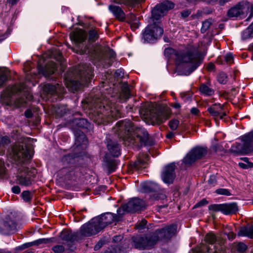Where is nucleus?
<instances>
[{
	"label": "nucleus",
	"instance_id": "nucleus-1",
	"mask_svg": "<svg viewBox=\"0 0 253 253\" xmlns=\"http://www.w3.org/2000/svg\"><path fill=\"white\" fill-rule=\"evenodd\" d=\"M10 155L17 165H21L18 168L16 183L21 186H30L32 185L36 173L35 169H29L24 166L25 163L30 159L31 155L25 146L15 144L11 148Z\"/></svg>",
	"mask_w": 253,
	"mask_h": 253
},
{
	"label": "nucleus",
	"instance_id": "nucleus-2",
	"mask_svg": "<svg viewBox=\"0 0 253 253\" xmlns=\"http://www.w3.org/2000/svg\"><path fill=\"white\" fill-rule=\"evenodd\" d=\"M176 229L177 226L173 224L165 226L146 236H134L132 238L133 246L139 249H150L158 240L168 241L170 240L176 233Z\"/></svg>",
	"mask_w": 253,
	"mask_h": 253
},
{
	"label": "nucleus",
	"instance_id": "nucleus-3",
	"mask_svg": "<svg viewBox=\"0 0 253 253\" xmlns=\"http://www.w3.org/2000/svg\"><path fill=\"white\" fill-rule=\"evenodd\" d=\"M32 95L30 91L25 89L24 84L13 86L2 93L0 96V103L6 106H11L14 104L17 107L24 105L27 101L31 100Z\"/></svg>",
	"mask_w": 253,
	"mask_h": 253
},
{
	"label": "nucleus",
	"instance_id": "nucleus-4",
	"mask_svg": "<svg viewBox=\"0 0 253 253\" xmlns=\"http://www.w3.org/2000/svg\"><path fill=\"white\" fill-rule=\"evenodd\" d=\"M106 103L101 102L100 99L92 103L93 107V121L97 124H104L112 121V119H118L121 117L122 113L119 108L115 105L105 106Z\"/></svg>",
	"mask_w": 253,
	"mask_h": 253
},
{
	"label": "nucleus",
	"instance_id": "nucleus-5",
	"mask_svg": "<svg viewBox=\"0 0 253 253\" xmlns=\"http://www.w3.org/2000/svg\"><path fill=\"white\" fill-rule=\"evenodd\" d=\"M175 55L178 62L186 65L189 74L196 70L202 61L200 54L191 47L177 51Z\"/></svg>",
	"mask_w": 253,
	"mask_h": 253
},
{
	"label": "nucleus",
	"instance_id": "nucleus-6",
	"mask_svg": "<svg viewBox=\"0 0 253 253\" xmlns=\"http://www.w3.org/2000/svg\"><path fill=\"white\" fill-rule=\"evenodd\" d=\"M123 125L130 132L129 136L126 140L129 142L128 145H138L139 143L141 145H152L148 141V133L144 128L134 127L133 124L129 121L126 122Z\"/></svg>",
	"mask_w": 253,
	"mask_h": 253
},
{
	"label": "nucleus",
	"instance_id": "nucleus-7",
	"mask_svg": "<svg viewBox=\"0 0 253 253\" xmlns=\"http://www.w3.org/2000/svg\"><path fill=\"white\" fill-rule=\"evenodd\" d=\"M81 54H89L94 60L100 62L105 67H109L112 64V59L115 56V53L108 47H96L93 51L88 49L81 50L78 52Z\"/></svg>",
	"mask_w": 253,
	"mask_h": 253
},
{
	"label": "nucleus",
	"instance_id": "nucleus-8",
	"mask_svg": "<svg viewBox=\"0 0 253 253\" xmlns=\"http://www.w3.org/2000/svg\"><path fill=\"white\" fill-rule=\"evenodd\" d=\"M76 73L80 78V81H72L70 84L73 90L80 89L82 86L87 85L91 81L93 76V71L90 65L81 64L76 68Z\"/></svg>",
	"mask_w": 253,
	"mask_h": 253
},
{
	"label": "nucleus",
	"instance_id": "nucleus-9",
	"mask_svg": "<svg viewBox=\"0 0 253 253\" xmlns=\"http://www.w3.org/2000/svg\"><path fill=\"white\" fill-rule=\"evenodd\" d=\"M249 14L247 20L253 16V4L247 1H242L230 8L227 15L231 18L243 19Z\"/></svg>",
	"mask_w": 253,
	"mask_h": 253
},
{
	"label": "nucleus",
	"instance_id": "nucleus-10",
	"mask_svg": "<svg viewBox=\"0 0 253 253\" xmlns=\"http://www.w3.org/2000/svg\"><path fill=\"white\" fill-rule=\"evenodd\" d=\"M163 32L160 22H154L146 28L143 35L144 40L147 42H153L161 37Z\"/></svg>",
	"mask_w": 253,
	"mask_h": 253
},
{
	"label": "nucleus",
	"instance_id": "nucleus-11",
	"mask_svg": "<svg viewBox=\"0 0 253 253\" xmlns=\"http://www.w3.org/2000/svg\"><path fill=\"white\" fill-rule=\"evenodd\" d=\"M60 238L65 242L63 244L66 246V249L73 251L75 249L74 242L82 239L78 232H72L71 230H64L60 233Z\"/></svg>",
	"mask_w": 253,
	"mask_h": 253
},
{
	"label": "nucleus",
	"instance_id": "nucleus-12",
	"mask_svg": "<svg viewBox=\"0 0 253 253\" xmlns=\"http://www.w3.org/2000/svg\"><path fill=\"white\" fill-rule=\"evenodd\" d=\"M173 7L174 4L168 0H165L161 4L156 5L152 11L151 18L153 23L155 22V20L157 21L160 19L168 10L173 8Z\"/></svg>",
	"mask_w": 253,
	"mask_h": 253
},
{
	"label": "nucleus",
	"instance_id": "nucleus-13",
	"mask_svg": "<svg viewBox=\"0 0 253 253\" xmlns=\"http://www.w3.org/2000/svg\"><path fill=\"white\" fill-rule=\"evenodd\" d=\"M170 115L169 109L155 108L150 111L149 118L153 124H160L168 120Z\"/></svg>",
	"mask_w": 253,
	"mask_h": 253
},
{
	"label": "nucleus",
	"instance_id": "nucleus-14",
	"mask_svg": "<svg viewBox=\"0 0 253 253\" xmlns=\"http://www.w3.org/2000/svg\"><path fill=\"white\" fill-rule=\"evenodd\" d=\"M96 219L93 218L88 222L84 224L80 228L79 233L80 237H88L95 235L101 231L97 224Z\"/></svg>",
	"mask_w": 253,
	"mask_h": 253
},
{
	"label": "nucleus",
	"instance_id": "nucleus-15",
	"mask_svg": "<svg viewBox=\"0 0 253 253\" xmlns=\"http://www.w3.org/2000/svg\"><path fill=\"white\" fill-rule=\"evenodd\" d=\"M209 210L214 211H221L223 214L229 215L235 213L238 208L236 203H226L222 204H212L209 206Z\"/></svg>",
	"mask_w": 253,
	"mask_h": 253
},
{
	"label": "nucleus",
	"instance_id": "nucleus-16",
	"mask_svg": "<svg viewBox=\"0 0 253 253\" xmlns=\"http://www.w3.org/2000/svg\"><path fill=\"white\" fill-rule=\"evenodd\" d=\"M207 153L206 148L197 147L192 149L184 157L183 162L188 165H191L198 159L204 157Z\"/></svg>",
	"mask_w": 253,
	"mask_h": 253
},
{
	"label": "nucleus",
	"instance_id": "nucleus-17",
	"mask_svg": "<svg viewBox=\"0 0 253 253\" xmlns=\"http://www.w3.org/2000/svg\"><path fill=\"white\" fill-rule=\"evenodd\" d=\"M94 219H96L97 224L101 230L108 225L114 221H117L118 217L116 216L115 214L111 212H106L99 216L94 217Z\"/></svg>",
	"mask_w": 253,
	"mask_h": 253
},
{
	"label": "nucleus",
	"instance_id": "nucleus-18",
	"mask_svg": "<svg viewBox=\"0 0 253 253\" xmlns=\"http://www.w3.org/2000/svg\"><path fill=\"white\" fill-rule=\"evenodd\" d=\"M175 165L174 163H170L164 168L161 177L165 183L170 184L173 183L175 177Z\"/></svg>",
	"mask_w": 253,
	"mask_h": 253
},
{
	"label": "nucleus",
	"instance_id": "nucleus-19",
	"mask_svg": "<svg viewBox=\"0 0 253 253\" xmlns=\"http://www.w3.org/2000/svg\"><path fill=\"white\" fill-rule=\"evenodd\" d=\"M17 230L16 223L14 221L7 218L6 220L0 223V232L3 234L13 233Z\"/></svg>",
	"mask_w": 253,
	"mask_h": 253
},
{
	"label": "nucleus",
	"instance_id": "nucleus-20",
	"mask_svg": "<svg viewBox=\"0 0 253 253\" xmlns=\"http://www.w3.org/2000/svg\"><path fill=\"white\" fill-rule=\"evenodd\" d=\"M208 111L210 114L214 117L215 120L219 118L221 120H223L224 121H226L227 115L225 112L223 111V107L220 104H214L212 106L208 108Z\"/></svg>",
	"mask_w": 253,
	"mask_h": 253
},
{
	"label": "nucleus",
	"instance_id": "nucleus-21",
	"mask_svg": "<svg viewBox=\"0 0 253 253\" xmlns=\"http://www.w3.org/2000/svg\"><path fill=\"white\" fill-rule=\"evenodd\" d=\"M125 205L128 212H134L143 208L145 206V203L140 199L134 198Z\"/></svg>",
	"mask_w": 253,
	"mask_h": 253
},
{
	"label": "nucleus",
	"instance_id": "nucleus-22",
	"mask_svg": "<svg viewBox=\"0 0 253 253\" xmlns=\"http://www.w3.org/2000/svg\"><path fill=\"white\" fill-rule=\"evenodd\" d=\"M42 90L44 93L54 95L55 94H63L64 88L58 84L56 85L46 84L43 86Z\"/></svg>",
	"mask_w": 253,
	"mask_h": 253
},
{
	"label": "nucleus",
	"instance_id": "nucleus-23",
	"mask_svg": "<svg viewBox=\"0 0 253 253\" xmlns=\"http://www.w3.org/2000/svg\"><path fill=\"white\" fill-rule=\"evenodd\" d=\"M244 141L243 144V151L246 153L253 151V131L243 137Z\"/></svg>",
	"mask_w": 253,
	"mask_h": 253
},
{
	"label": "nucleus",
	"instance_id": "nucleus-24",
	"mask_svg": "<svg viewBox=\"0 0 253 253\" xmlns=\"http://www.w3.org/2000/svg\"><path fill=\"white\" fill-rule=\"evenodd\" d=\"M57 69L56 64L53 62H49L44 67H39V72L46 77H49L54 73Z\"/></svg>",
	"mask_w": 253,
	"mask_h": 253
},
{
	"label": "nucleus",
	"instance_id": "nucleus-25",
	"mask_svg": "<svg viewBox=\"0 0 253 253\" xmlns=\"http://www.w3.org/2000/svg\"><path fill=\"white\" fill-rule=\"evenodd\" d=\"M71 40L77 43L83 42L86 39V34L84 30L81 29L73 31L70 35Z\"/></svg>",
	"mask_w": 253,
	"mask_h": 253
},
{
	"label": "nucleus",
	"instance_id": "nucleus-26",
	"mask_svg": "<svg viewBox=\"0 0 253 253\" xmlns=\"http://www.w3.org/2000/svg\"><path fill=\"white\" fill-rule=\"evenodd\" d=\"M109 9L119 20L123 21L125 19V13L120 6L111 4L109 6Z\"/></svg>",
	"mask_w": 253,
	"mask_h": 253
},
{
	"label": "nucleus",
	"instance_id": "nucleus-27",
	"mask_svg": "<svg viewBox=\"0 0 253 253\" xmlns=\"http://www.w3.org/2000/svg\"><path fill=\"white\" fill-rule=\"evenodd\" d=\"M107 146L108 150L112 156L118 157L120 155V146L116 142L109 140L108 141Z\"/></svg>",
	"mask_w": 253,
	"mask_h": 253
},
{
	"label": "nucleus",
	"instance_id": "nucleus-28",
	"mask_svg": "<svg viewBox=\"0 0 253 253\" xmlns=\"http://www.w3.org/2000/svg\"><path fill=\"white\" fill-rule=\"evenodd\" d=\"M238 235L253 238V225H248L241 227L238 233Z\"/></svg>",
	"mask_w": 253,
	"mask_h": 253
},
{
	"label": "nucleus",
	"instance_id": "nucleus-29",
	"mask_svg": "<svg viewBox=\"0 0 253 253\" xmlns=\"http://www.w3.org/2000/svg\"><path fill=\"white\" fill-rule=\"evenodd\" d=\"M130 96L129 88L127 84H124L122 86L121 91L119 96L120 102H123L128 99Z\"/></svg>",
	"mask_w": 253,
	"mask_h": 253
},
{
	"label": "nucleus",
	"instance_id": "nucleus-30",
	"mask_svg": "<svg viewBox=\"0 0 253 253\" xmlns=\"http://www.w3.org/2000/svg\"><path fill=\"white\" fill-rule=\"evenodd\" d=\"M73 124L77 126L83 128H91V125L86 119L83 118H76L73 120Z\"/></svg>",
	"mask_w": 253,
	"mask_h": 253
},
{
	"label": "nucleus",
	"instance_id": "nucleus-31",
	"mask_svg": "<svg viewBox=\"0 0 253 253\" xmlns=\"http://www.w3.org/2000/svg\"><path fill=\"white\" fill-rule=\"evenodd\" d=\"M142 188L145 192H154L159 189V186L157 183L150 181L143 183Z\"/></svg>",
	"mask_w": 253,
	"mask_h": 253
},
{
	"label": "nucleus",
	"instance_id": "nucleus-32",
	"mask_svg": "<svg viewBox=\"0 0 253 253\" xmlns=\"http://www.w3.org/2000/svg\"><path fill=\"white\" fill-rule=\"evenodd\" d=\"M200 91L202 93L208 96L212 95L214 92L213 89L205 84H201L200 87Z\"/></svg>",
	"mask_w": 253,
	"mask_h": 253
},
{
	"label": "nucleus",
	"instance_id": "nucleus-33",
	"mask_svg": "<svg viewBox=\"0 0 253 253\" xmlns=\"http://www.w3.org/2000/svg\"><path fill=\"white\" fill-rule=\"evenodd\" d=\"M112 1L120 4H124L127 6H132L138 2H141L144 0H111Z\"/></svg>",
	"mask_w": 253,
	"mask_h": 253
},
{
	"label": "nucleus",
	"instance_id": "nucleus-34",
	"mask_svg": "<svg viewBox=\"0 0 253 253\" xmlns=\"http://www.w3.org/2000/svg\"><path fill=\"white\" fill-rule=\"evenodd\" d=\"M76 142L78 145H84L86 146L87 144L86 137L83 132L80 133L79 136L76 137Z\"/></svg>",
	"mask_w": 253,
	"mask_h": 253
},
{
	"label": "nucleus",
	"instance_id": "nucleus-35",
	"mask_svg": "<svg viewBox=\"0 0 253 253\" xmlns=\"http://www.w3.org/2000/svg\"><path fill=\"white\" fill-rule=\"evenodd\" d=\"M67 107L65 105H59L54 108V112L58 117H61L66 113Z\"/></svg>",
	"mask_w": 253,
	"mask_h": 253
},
{
	"label": "nucleus",
	"instance_id": "nucleus-36",
	"mask_svg": "<svg viewBox=\"0 0 253 253\" xmlns=\"http://www.w3.org/2000/svg\"><path fill=\"white\" fill-rule=\"evenodd\" d=\"M99 38L97 29H91L88 32V41L90 42H94Z\"/></svg>",
	"mask_w": 253,
	"mask_h": 253
},
{
	"label": "nucleus",
	"instance_id": "nucleus-37",
	"mask_svg": "<svg viewBox=\"0 0 253 253\" xmlns=\"http://www.w3.org/2000/svg\"><path fill=\"white\" fill-rule=\"evenodd\" d=\"M252 26H249L242 33V39L245 40L250 38H253V33L251 31Z\"/></svg>",
	"mask_w": 253,
	"mask_h": 253
},
{
	"label": "nucleus",
	"instance_id": "nucleus-38",
	"mask_svg": "<svg viewBox=\"0 0 253 253\" xmlns=\"http://www.w3.org/2000/svg\"><path fill=\"white\" fill-rule=\"evenodd\" d=\"M129 212L127 211L126 207L125 205H122L120 208L117 210V214H116V216L118 217L117 221L121 220L123 215L126 213Z\"/></svg>",
	"mask_w": 253,
	"mask_h": 253
},
{
	"label": "nucleus",
	"instance_id": "nucleus-39",
	"mask_svg": "<svg viewBox=\"0 0 253 253\" xmlns=\"http://www.w3.org/2000/svg\"><path fill=\"white\" fill-rule=\"evenodd\" d=\"M205 241L210 244H213L217 241L216 236L211 233L207 234Z\"/></svg>",
	"mask_w": 253,
	"mask_h": 253
},
{
	"label": "nucleus",
	"instance_id": "nucleus-40",
	"mask_svg": "<svg viewBox=\"0 0 253 253\" xmlns=\"http://www.w3.org/2000/svg\"><path fill=\"white\" fill-rule=\"evenodd\" d=\"M51 239H45V238H42V239H40L37 240H36L31 243L32 245H37L39 246L41 244H46L48 243H49L51 242Z\"/></svg>",
	"mask_w": 253,
	"mask_h": 253
},
{
	"label": "nucleus",
	"instance_id": "nucleus-41",
	"mask_svg": "<svg viewBox=\"0 0 253 253\" xmlns=\"http://www.w3.org/2000/svg\"><path fill=\"white\" fill-rule=\"evenodd\" d=\"M8 74L6 71L0 70V86L7 81Z\"/></svg>",
	"mask_w": 253,
	"mask_h": 253
},
{
	"label": "nucleus",
	"instance_id": "nucleus-42",
	"mask_svg": "<svg viewBox=\"0 0 253 253\" xmlns=\"http://www.w3.org/2000/svg\"><path fill=\"white\" fill-rule=\"evenodd\" d=\"M134 167L137 169L145 168L146 167V162L144 160L138 159L133 164Z\"/></svg>",
	"mask_w": 253,
	"mask_h": 253
},
{
	"label": "nucleus",
	"instance_id": "nucleus-43",
	"mask_svg": "<svg viewBox=\"0 0 253 253\" xmlns=\"http://www.w3.org/2000/svg\"><path fill=\"white\" fill-rule=\"evenodd\" d=\"M211 22L210 20H206L203 22L201 32L202 33H205L210 28Z\"/></svg>",
	"mask_w": 253,
	"mask_h": 253
},
{
	"label": "nucleus",
	"instance_id": "nucleus-44",
	"mask_svg": "<svg viewBox=\"0 0 253 253\" xmlns=\"http://www.w3.org/2000/svg\"><path fill=\"white\" fill-rule=\"evenodd\" d=\"M217 81L220 84H225L227 81V76L224 73H220L217 76Z\"/></svg>",
	"mask_w": 253,
	"mask_h": 253
},
{
	"label": "nucleus",
	"instance_id": "nucleus-45",
	"mask_svg": "<svg viewBox=\"0 0 253 253\" xmlns=\"http://www.w3.org/2000/svg\"><path fill=\"white\" fill-rule=\"evenodd\" d=\"M179 124V122L177 119H172L169 122V126L170 128L172 130L177 129Z\"/></svg>",
	"mask_w": 253,
	"mask_h": 253
},
{
	"label": "nucleus",
	"instance_id": "nucleus-46",
	"mask_svg": "<svg viewBox=\"0 0 253 253\" xmlns=\"http://www.w3.org/2000/svg\"><path fill=\"white\" fill-rule=\"evenodd\" d=\"M22 199L25 202H28L32 199V194L29 191H24L21 194Z\"/></svg>",
	"mask_w": 253,
	"mask_h": 253
},
{
	"label": "nucleus",
	"instance_id": "nucleus-47",
	"mask_svg": "<svg viewBox=\"0 0 253 253\" xmlns=\"http://www.w3.org/2000/svg\"><path fill=\"white\" fill-rule=\"evenodd\" d=\"M65 250L67 249L65 245H57L52 248V250L55 253H62Z\"/></svg>",
	"mask_w": 253,
	"mask_h": 253
},
{
	"label": "nucleus",
	"instance_id": "nucleus-48",
	"mask_svg": "<svg viewBox=\"0 0 253 253\" xmlns=\"http://www.w3.org/2000/svg\"><path fill=\"white\" fill-rule=\"evenodd\" d=\"M151 199L152 200H164L166 199V196L163 194L155 193L153 195H150Z\"/></svg>",
	"mask_w": 253,
	"mask_h": 253
},
{
	"label": "nucleus",
	"instance_id": "nucleus-49",
	"mask_svg": "<svg viewBox=\"0 0 253 253\" xmlns=\"http://www.w3.org/2000/svg\"><path fill=\"white\" fill-rule=\"evenodd\" d=\"M9 143L10 140L7 136H0V147H4Z\"/></svg>",
	"mask_w": 253,
	"mask_h": 253
},
{
	"label": "nucleus",
	"instance_id": "nucleus-50",
	"mask_svg": "<svg viewBox=\"0 0 253 253\" xmlns=\"http://www.w3.org/2000/svg\"><path fill=\"white\" fill-rule=\"evenodd\" d=\"M215 192L219 195H223L226 196H229L231 195L230 191L226 189L220 188L216 190Z\"/></svg>",
	"mask_w": 253,
	"mask_h": 253
},
{
	"label": "nucleus",
	"instance_id": "nucleus-51",
	"mask_svg": "<svg viewBox=\"0 0 253 253\" xmlns=\"http://www.w3.org/2000/svg\"><path fill=\"white\" fill-rule=\"evenodd\" d=\"M146 223L147 221L145 219H142L135 226V228L138 230L141 231L145 228Z\"/></svg>",
	"mask_w": 253,
	"mask_h": 253
},
{
	"label": "nucleus",
	"instance_id": "nucleus-52",
	"mask_svg": "<svg viewBox=\"0 0 253 253\" xmlns=\"http://www.w3.org/2000/svg\"><path fill=\"white\" fill-rule=\"evenodd\" d=\"M208 184L211 186H214L216 184V177L214 175H211L208 181Z\"/></svg>",
	"mask_w": 253,
	"mask_h": 253
},
{
	"label": "nucleus",
	"instance_id": "nucleus-53",
	"mask_svg": "<svg viewBox=\"0 0 253 253\" xmlns=\"http://www.w3.org/2000/svg\"><path fill=\"white\" fill-rule=\"evenodd\" d=\"M120 250L119 249L118 247H112L110 248H109L105 252V253H120Z\"/></svg>",
	"mask_w": 253,
	"mask_h": 253
},
{
	"label": "nucleus",
	"instance_id": "nucleus-54",
	"mask_svg": "<svg viewBox=\"0 0 253 253\" xmlns=\"http://www.w3.org/2000/svg\"><path fill=\"white\" fill-rule=\"evenodd\" d=\"M237 250L240 252H243L247 249V246L245 244L242 243H239L237 246Z\"/></svg>",
	"mask_w": 253,
	"mask_h": 253
},
{
	"label": "nucleus",
	"instance_id": "nucleus-55",
	"mask_svg": "<svg viewBox=\"0 0 253 253\" xmlns=\"http://www.w3.org/2000/svg\"><path fill=\"white\" fill-rule=\"evenodd\" d=\"M208 204V202L205 199H203L194 206V208H199L204 206Z\"/></svg>",
	"mask_w": 253,
	"mask_h": 253
},
{
	"label": "nucleus",
	"instance_id": "nucleus-56",
	"mask_svg": "<svg viewBox=\"0 0 253 253\" xmlns=\"http://www.w3.org/2000/svg\"><path fill=\"white\" fill-rule=\"evenodd\" d=\"M233 56L231 53H228L225 56V59L227 63H231L233 61Z\"/></svg>",
	"mask_w": 253,
	"mask_h": 253
},
{
	"label": "nucleus",
	"instance_id": "nucleus-57",
	"mask_svg": "<svg viewBox=\"0 0 253 253\" xmlns=\"http://www.w3.org/2000/svg\"><path fill=\"white\" fill-rule=\"evenodd\" d=\"M5 168L2 162H0V177H2L5 174Z\"/></svg>",
	"mask_w": 253,
	"mask_h": 253
},
{
	"label": "nucleus",
	"instance_id": "nucleus-58",
	"mask_svg": "<svg viewBox=\"0 0 253 253\" xmlns=\"http://www.w3.org/2000/svg\"><path fill=\"white\" fill-rule=\"evenodd\" d=\"M72 160V157L70 155H67L64 156L62 159V161L63 163H65L67 162V163H70L71 160Z\"/></svg>",
	"mask_w": 253,
	"mask_h": 253
},
{
	"label": "nucleus",
	"instance_id": "nucleus-59",
	"mask_svg": "<svg viewBox=\"0 0 253 253\" xmlns=\"http://www.w3.org/2000/svg\"><path fill=\"white\" fill-rule=\"evenodd\" d=\"M176 52V51H175L173 49H172V48H166L165 50V54H166V55H168V54H172V53H175Z\"/></svg>",
	"mask_w": 253,
	"mask_h": 253
},
{
	"label": "nucleus",
	"instance_id": "nucleus-60",
	"mask_svg": "<svg viewBox=\"0 0 253 253\" xmlns=\"http://www.w3.org/2000/svg\"><path fill=\"white\" fill-rule=\"evenodd\" d=\"M12 191L13 193L14 194H18L19 193H20V187L18 186H14L12 188Z\"/></svg>",
	"mask_w": 253,
	"mask_h": 253
},
{
	"label": "nucleus",
	"instance_id": "nucleus-61",
	"mask_svg": "<svg viewBox=\"0 0 253 253\" xmlns=\"http://www.w3.org/2000/svg\"><path fill=\"white\" fill-rule=\"evenodd\" d=\"M225 234L227 235L228 238L229 240H233L235 238L236 235L233 232H229L228 233L225 232Z\"/></svg>",
	"mask_w": 253,
	"mask_h": 253
},
{
	"label": "nucleus",
	"instance_id": "nucleus-62",
	"mask_svg": "<svg viewBox=\"0 0 253 253\" xmlns=\"http://www.w3.org/2000/svg\"><path fill=\"white\" fill-rule=\"evenodd\" d=\"M190 14V11L189 10H184L181 12V16L185 18L187 17Z\"/></svg>",
	"mask_w": 253,
	"mask_h": 253
},
{
	"label": "nucleus",
	"instance_id": "nucleus-63",
	"mask_svg": "<svg viewBox=\"0 0 253 253\" xmlns=\"http://www.w3.org/2000/svg\"><path fill=\"white\" fill-rule=\"evenodd\" d=\"M190 112L193 115H198V114L199 113V110L197 108L193 107V108H191V109L190 110Z\"/></svg>",
	"mask_w": 253,
	"mask_h": 253
},
{
	"label": "nucleus",
	"instance_id": "nucleus-64",
	"mask_svg": "<svg viewBox=\"0 0 253 253\" xmlns=\"http://www.w3.org/2000/svg\"><path fill=\"white\" fill-rule=\"evenodd\" d=\"M102 242H98L94 247V249L95 251H97L99 250L102 246Z\"/></svg>",
	"mask_w": 253,
	"mask_h": 253
}]
</instances>
